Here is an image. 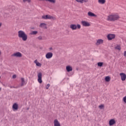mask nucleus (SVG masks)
Returning <instances> with one entry per match:
<instances>
[{"mask_svg":"<svg viewBox=\"0 0 126 126\" xmlns=\"http://www.w3.org/2000/svg\"><path fill=\"white\" fill-rule=\"evenodd\" d=\"M0 91H1V88H0Z\"/></svg>","mask_w":126,"mask_h":126,"instance_id":"37","label":"nucleus"},{"mask_svg":"<svg viewBox=\"0 0 126 126\" xmlns=\"http://www.w3.org/2000/svg\"><path fill=\"white\" fill-rule=\"evenodd\" d=\"M111 78H110L109 76H106L105 78V81H106V82H109V81H110Z\"/></svg>","mask_w":126,"mask_h":126,"instance_id":"25","label":"nucleus"},{"mask_svg":"<svg viewBox=\"0 0 126 126\" xmlns=\"http://www.w3.org/2000/svg\"><path fill=\"white\" fill-rule=\"evenodd\" d=\"M10 88H14V87H12V86H10Z\"/></svg>","mask_w":126,"mask_h":126,"instance_id":"34","label":"nucleus"},{"mask_svg":"<svg viewBox=\"0 0 126 126\" xmlns=\"http://www.w3.org/2000/svg\"><path fill=\"white\" fill-rule=\"evenodd\" d=\"M12 108L13 111H17L18 110V104L15 103L14 104H13Z\"/></svg>","mask_w":126,"mask_h":126,"instance_id":"14","label":"nucleus"},{"mask_svg":"<svg viewBox=\"0 0 126 126\" xmlns=\"http://www.w3.org/2000/svg\"><path fill=\"white\" fill-rule=\"evenodd\" d=\"M45 58L47 59H52L53 58V53L48 52L45 55Z\"/></svg>","mask_w":126,"mask_h":126,"instance_id":"8","label":"nucleus"},{"mask_svg":"<svg viewBox=\"0 0 126 126\" xmlns=\"http://www.w3.org/2000/svg\"><path fill=\"white\" fill-rule=\"evenodd\" d=\"M120 75L121 78V80L122 81H125L126 79V74L124 73H120Z\"/></svg>","mask_w":126,"mask_h":126,"instance_id":"9","label":"nucleus"},{"mask_svg":"<svg viewBox=\"0 0 126 126\" xmlns=\"http://www.w3.org/2000/svg\"><path fill=\"white\" fill-rule=\"evenodd\" d=\"M37 39L38 40H43V37H42V36L40 35L37 37Z\"/></svg>","mask_w":126,"mask_h":126,"instance_id":"28","label":"nucleus"},{"mask_svg":"<svg viewBox=\"0 0 126 126\" xmlns=\"http://www.w3.org/2000/svg\"><path fill=\"white\" fill-rule=\"evenodd\" d=\"M12 57H16V58H21L22 54L20 52H16L12 55Z\"/></svg>","mask_w":126,"mask_h":126,"instance_id":"6","label":"nucleus"},{"mask_svg":"<svg viewBox=\"0 0 126 126\" xmlns=\"http://www.w3.org/2000/svg\"><path fill=\"white\" fill-rule=\"evenodd\" d=\"M70 28L72 29V30H76L77 29H80L81 26L79 24H77V25L75 24H71L70 26Z\"/></svg>","mask_w":126,"mask_h":126,"instance_id":"3","label":"nucleus"},{"mask_svg":"<svg viewBox=\"0 0 126 126\" xmlns=\"http://www.w3.org/2000/svg\"><path fill=\"white\" fill-rule=\"evenodd\" d=\"M42 18L43 19H53V20H55L56 19V18L50 15H43L42 16Z\"/></svg>","mask_w":126,"mask_h":126,"instance_id":"4","label":"nucleus"},{"mask_svg":"<svg viewBox=\"0 0 126 126\" xmlns=\"http://www.w3.org/2000/svg\"><path fill=\"white\" fill-rule=\"evenodd\" d=\"M18 36L19 38H21L22 39L23 41H27L28 36L26 33H25V32H24L23 31H19L18 32Z\"/></svg>","mask_w":126,"mask_h":126,"instance_id":"2","label":"nucleus"},{"mask_svg":"<svg viewBox=\"0 0 126 126\" xmlns=\"http://www.w3.org/2000/svg\"><path fill=\"white\" fill-rule=\"evenodd\" d=\"M30 34L31 35H37L38 34V31H32Z\"/></svg>","mask_w":126,"mask_h":126,"instance_id":"24","label":"nucleus"},{"mask_svg":"<svg viewBox=\"0 0 126 126\" xmlns=\"http://www.w3.org/2000/svg\"><path fill=\"white\" fill-rule=\"evenodd\" d=\"M77 2H80V3H83V2H88V0H75Z\"/></svg>","mask_w":126,"mask_h":126,"instance_id":"19","label":"nucleus"},{"mask_svg":"<svg viewBox=\"0 0 126 126\" xmlns=\"http://www.w3.org/2000/svg\"><path fill=\"white\" fill-rule=\"evenodd\" d=\"M49 50H53V48L50 47V48H49Z\"/></svg>","mask_w":126,"mask_h":126,"instance_id":"35","label":"nucleus"},{"mask_svg":"<svg viewBox=\"0 0 126 126\" xmlns=\"http://www.w3.org/2000/svg\"><path fill=\"white\" fill-rule=\"evenodd\" d=\"M118 19H120V16H119L118 14H112L109 15L107 18L108 21H116V20H118Z\"/></svg>","mask_w":126,"mask_h":126,"instance_id":"1","label":"nucleus"},{"mask_svg":"<svg viewBox=\"0 0 126 126\" xmlns=\"http://www.w3.org/2000/svg\"><path fill=\"white\" fill-rule=\"evenodd\" d=\"M1 27V23H0V27Z\"/></svg>","mask_w":126,"mask_h":126,"instance_id":"36","label":"nucleus"},{"mask_svg":"<svg viewBox=\"0 0 126 126\" xmlns=\"http://www.w3.org/2000/svg\"><path fill=\"white\" fill-rule=\"evenodd\" d=\"M103 62H98L97 63L98 66H100V67L103 66Z\"/></svg>","mask_w":126,"mask_h":126,"instance_id":"26","label":"nucleus"},{"mask_svg":"<svg viewBox=\"0 0 126 126\" xmlns=\"http://www.w3.org/2000/svg\"><path fill=\"white\" fill-rule=\"evenodd\" d=\"M1 54V52L0 51V56Z\"/></svg>","mask_w":126,"mask_h":126,"instance_id":"38","label":"nucleus"},{"mask_svg":"<svg viewBox=\"0 0 126 126\" xmlns=\"http://www.w3.org/2000/svg\"><path fill=\"white\" fill-rule=\"evenodd\" d=\"M38 81L39 83H42L43 81H42V73L39 72L38 74Z\"/></svg>","mask_w":126,"mask_h":126,"instance_id":"11","label":"nucleus"},{"mask_svg":"<svg viewBox=\"0 0 126 126\" xmlns=\"http://www.w3.org/2000/svg\"><path fill=\"white\" fill-rule=\"evenodd\" d=\"M123 101L124 103H126V95L123 97Z\"/></svg>","mask_w":126,"mask_h":126,"instance_id":"29","label":"nucleus"},{"mask_svg":"<svg viewBox=\"0 0 126 126\" xmlns=\"http://www.w3.org/2000/svg\"><path fill=\"white\" fill-rule=\"evenodd\" d=\"M116 37V35L115 34H109L107 35L108 40H113V39H115Z\"/></svg>","mask_w":126,"mask_h":126,"instance_id":"7","label":"nucleus"},{"mask_svg":"<svg viewBox=\"0 0 126 126\" xmlns=\"http://www.w3.org/2000/svg\"><path fill=\"white\" fill-rule=\"evenodd\" d=\"M39 27L40 28H42L43 29H47L48 28L47 27V24L44 23H41L39 25Z\"/></svg>","mask_w":126,"mask_h":126,"instance_id":"10","label":"nucleus"},{"mask_svg":"<svg viewBox=\"0 0 126 126\" xmlns=\"http://www.w3.org/2000/svg\"><path fill=\"white\" fill-rule=\"evenodd\" d=\"M12 78H16V75H13V76H12Z\"/></svg>","mask_w":126,"mask_h":126,"instance_id":"32","label":"nucleus"},{"mask_svg":"<svg viewBox=\"0 0 126 126\" xmlns=\"http://www.w3.org/2000/svg\"><path fill=\"white\" fill-rule=\"evenodd\" d=\"M49 87H50V84H48L46 86V89H49Z\"/></svg>","mask_w":126,"mask_h":126,"instance_id":"31","label":"nucleus"},{"mask_svg":"<svg viewBox=\"0 0 126 126\" xmlns=\"http://www.w3.org/2000/svg\"><path fill=\"white\" fill-rule=\"evenodd\" d=\"M88 16H90V17H96L97 15H96L95 14L93 13L91 11H89L88 12Z\"/></svg>","mask_w":126,"mask_h":126,"instance_id":"13","label":"nucleus"},{"mask_svg":"<svg viewBox=\"0 0 126 126\" xmlns=\"http://www.w3.org/2000/svg\"><path fill=\"white\" fill-rule=\"evenodd\" d=\"M99 109H103V108H104V105H100L99 106Z\"/></svg>","mask_w":126,"mask_h":126,"instance_id":"30","label":"nucleus"},{"mask_svg":"<svg viewBox=\"0 0 126 126\" xmlns=\"http://www.w3.org/2000/svg\"><path fill=\"white\" fill-rule=\"evenodd\" d=\"M54 126H61V124L59 122V121L57 119H55L54 121Z\"/></svg>","mask_w":126,"mask_h":126,"instance_id":"15","label":"nucleus"},{"mask_svg":"<svg viewBox=\"0 0 126 126\" xmlns=\"http://www.w3.org/2000/svg\"><path fill=\"white\" fill-rule=\"evenodd\" d=\"M104 43V40L103 39H99L96 41V46H99V45H101V44H103Z\"/></svg>","mask_w":126,"mask_h":126,"instance_id":"12","label":"nucleus"},{"mask_svg":"<svg viewBox=\"0 0 126 126\" xmlns=\"http://www.w3.org/2000/svg\"><path fill=\"white\" fill-rule=\"evenodd\" d=\"M116 124V121L114 119H111L109 121V126H111Z\"/></svg>","mask_w":126,"mask_h":126,"instance_id":"16","label":"nucleus"},{"mask_svg":"<svg viewBox=\"0 0 126 126\" xmlns=\"http://www.w3.org/2000/svg\"><path fill=\"white\" fill-rule=\"evenodd\" d=\"M34 63H35V64H36V65L37 66H39V67L42 66V64H41V63L38 62V60H35L34 61Z\"/></svg>","mask_w":126,"mask_h":126,"instance_id":"17","label":"nucleus"},{"mask_svg":"<svg viewBox=\"0 0 126 126\" xmlns=\"http://www.w3.org/2000/svg\"><path fill=\"white\" fill-rule=\"evenodd\" d=\"M21 79V86H24V85H25V84H26V83H25V80L24 79V78H22Z\"/></svg>","mask_w":126,"mask_h":126,"instance_id":"20","label":"nucleus"},{"mask_svg":"<svg viewBox=\"0 0 126 126\" xmlns=\"http://www.w3.org/2000/svg\"><path fill=\"white\" fill-rule=\"evenodd\" d=\"M114 49H115V50H118V51H121L122 48H121V46L117 45L114 47Z\"/></svg>","mask_w":126,"mask_h":126,"instance_id":"23","label":"nucleus"},{"mask_svg":"<svg viewBox=\"0 0 126 126\" xmlns=\"http://www.w3.org/2000/svg\"><path fill=\"white\" fill-rule=\"evenodd\" d=\"M66 69L68 72H69V71H72V67L69 65L66 67Z\"/></svg>","mask_w":126,"mask_h":126,"instance_id":"18","label":"nucleus"},{"mask_svg":"<svg viewBox=\"0 0 126 126\" xmlns=\"http://www.w3.org/2000/svg\"><path fill=\"white\" fill-rule=\"evenodd\" d=\"M40 1L45 0L46 1H49V2H51V3H56V0H39Z\"/></svg>","mask_w":126,"mask_h":126,"instance_id":"22","label":"nucleus"},{"mask_svg":"<svg viewBox=\"0 0 126 126\" xmlns=\"http://www.w3.org/2000/svg\"><path fill=\"white\" fill-rule=\"evenodd\" d=\"M124 57L126 58V51H125L124 52Z\"/></svg>","mask_w":126,"mask_h":126,"instance_id":"33","label":"nucleus"},{"mask_svg":"<svg viewBox=\"0 0 126 126\" xmlns=\"http://www.w3.org/2000/svg\"><path fill=\"white\" fill-rule=\"evenodd\" d=\"M23 2H28L29 3L31 2V0H23Z\"/></svg>","mask_w":126,"mask_h":126,"instance_id":"27","label":"nucleus"},{"mask_svg":"<svg viewBox=\"0 0 126 126\" xmlns=\"http://www.w3.org/2000/svg\"><path fill=\"white\" fill-rule=\"evenodd\" d=\"M81 24L85 27H89L90 26V23L86 21H82L81 22Z\"/></svg>","mask_w":126,"mask_h":126,"instance_id":"5","label":"nucleus"},{"mask_svg":"<svg viewBox=\"0 0 126 126\" xmlns=\"http://www.w3.org/2000/svg\"><path fill=\"white\" fill-rule=\"evenodd\" d=\"M98 2L100 4H105L106 3V0H98Z\"/></svg>","mask_w":126,"mask_h":126,"instance_id":"21","label":"nucleus"}]
</instances>
